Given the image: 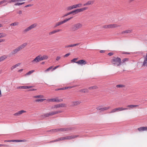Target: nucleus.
Returning a JSON list of instances; mask_svg holds the SVG:
<instances>
[{"mask_svg": "<svg viewBox=\"0 0 147 147\" xmlns=\"http://www.w3.org/2000/svg\"><path fill=\"white\" fill-rule=\"evenodd\" d=\"M21 51L18 47L15 49L13 50V51L11 53V54L12 55H15L17 53L20 51Z\"/></svg>", "mask_w": 147, "mask_h": 147, "instance_id": "obj_13", "label": "nucleus"}, {"mask_svg": "<svg viewBox=\"0 0 147 147\" xmlns=\"http://www.w3.org/2000/svg\"><path fill=\"white\" fill-rule=\"evenodd\" d=\"M27 45V43L25 42L18 46V47L21 50L22 49H24Z\"/></svg>", "mask_w": 147, "mask_h": 147, "instance_id": "obj_18", "label": "nucleus"}, {"mask_svg": "<svg viewBox=\"0 0 147 147\" xmlns=\"http://www.w3.org/2000/svg\"><path fill=\"white\" fill-rule=\"evenodd\" d=\"M52 68V66H51V67H50L49 68H48L47 69L45 70V72H46L47 71H49L50 69H51Z\"/></svg>", "mask_w": 147, "mask_h": 147, "instance_id": "obj_45", "label": "nucleus"}, {"mask_svg": "<svg viewBox=\"0 0 147 147\" xmlns=\"http://www.w3.org/2000/svg\"><path fill=\"white\" fill-rule=\"evenodd\" d=\"M112 62L115 66H119L121 65V60L119 58L114 57L112 59Z\"/></svg>", "mask_w": 147, "mask_h": 147, "instance_id": "obj_2", "label": "nucleus"}, {"mask_svg": "<svg viewBox=\"0 0 147 147\" xmlns=\"http://www.w3.org/2000/svg\"><path fill=\"white\" fill-rule=\"evenodd\" d=\"M55 33V30H54L51 32H49V35H51L53 34H54Z\"/></svg>", "mask_w": 147, "mask_h": 147, "instance_id": "obj_46", "label": "nucleus"}, {"mask_svg": "<svg viewBox=\"0 0 147 147\" xmlns=\"http://www.w3.org/2000/svg\"><path fill=\"white\" fill-rule=\"evenodd\" d=\"M19 2H20V0H10L9 2V3H16Z\"/></svg>", "mask_w": 147, "mask_h": 147, "instance_id": "obj_35", "label": "nucleus"}, {"mask_svg": "<svg viewBox=\"0 0 147 147\" xmlns=\"http://www.w3.org/2000/svg\"><path fill=\"white\" fill-rule=\"evenodd\" d=\"M43 97L44 96L42 95H37L34 96L33 98H43Z\"/></svg>", "mask_w": 147, "mask_h": 147, "instance_id": "obj_39", "label": "nucleus"}, {"mask_svg": "<svg viewBox=\"0 0 147 147\" xmlns=\"http://www.w3.org/2000/svg\"><path fill=\"white\" fill-rule=\"evenodd\" d=\"M110 107L109 106L103 107L102 106H100L97 107L96 109L98 110H100L101 111L107 110L110 109Z\"/></svg>", "mask_w": 147, "mask_h": 147, "instance_id": "obj_5", "label": "nucleus"}, {"mask_svg": "<svg viewBox=\"0 0 147 147\" xmlns=\"http://www.w3.org/2000/svg\"><path fill=\"white\" fill-rule=\"evenodd\" d=\"M26 112V111L24 110H21L19 111L18 112L15 113L14 115L15 116H18L22 114V113Z\"/></svg>", "mask_w": 147, "mask_h": 147, "instance_id": "obj_16", "label": "nucleus"}, {"mask_svg": "<svg viewBox=\"0 0 147 147\" xmlns=\"http://www.w3.org/2000/svg\"><path fill=\"white\" fill-rule=\"evenodd\" d=\"M138 106V105H128L127 106V107H129L131 108H132L134 107H137Z\"/></svg>", "mask_w": 147, "mask_h": 147, "instance_id": "obj_33", "label": "nucleus"}, {"mask_svg": "<svg viewBox=\"0 0 147 147\" xmlns=\"http://www.w3.org/2000/svg\"><path fill=\"white\" fill-rule=\"evenodd\" d=\"M20 64H21L20 63H18L14 65H13L11 67V70H13L15 68H16L18 66H19Z\"/></svg>", "mask_w": 147, "mask_h": 147, "instance_id": "obj_22", "label": "nucleus"}, {"mask_svg": "<svg viewBox=\"0 0 147 147\" xmlns=\"http://www.w3.org/2000/svg\"><path fill=\"white\" fill-rule=\"evenodd\" d=\"M88 9V7H82L81 8L79 9V11L80 12H81L84 11Z\"/></svg>", "mask_w": 147, "mask_h": 147, "instance_id": "obj_29", "label": "nucleus"}, {"mask_svg": "<svg viewBox=\"0 0 147 147\" xmlns=\"http://www.w3.org/2000/svg\"><path fill=\"white\" fill-rule=\"evenodd\" d=\"M76 63L82 66L83 65H85L87 63L86 61L84 60H79L76 62Z\"/></svg>", "mask_w": 147, "mask_h": 147, "instance_id": "obj_10", "label": "nucleus"}, {"mask_svg": "<svg viewBox=\"0 0 147 147\" xmlns=\"http://www.w3.org/2000/svg\"><path fill=\"white\" fill-rule=\"evenodd\" d=\"M73 18V17H71L69 18L65 19L63 20V21H61L62 24L66 22L67 21H68L69 20L72 19Z\"/></svg>", "mask_w": 147, "mask_h": 147, "instance_id": "obj_25", "label": "nucleus"}, {"mask_svg": "<svg viewBox=\"0 0 147 147\" xmlns=\"http://www.w3.org/2000/svg\"><path fill=\"white\" fill-rule=\"evenodd\" d=\"M36 90V89H30L29 90V91H35Z\"/></svg>", "mask_w": 147, "mask_h": 147, "instance_id": "obj_61", "label": "nucleus"}, {"mask_svg": "<svg viewBox=\"0 0 147 147\" xmlns=\"http://www.w3.org/2000/svg\"><path fill=\"white\" fill-rule=\"evenodd\" d=\"M34 70H32L30 71H29L25 74V75L27 76L30 75L31 74L34 72Z\"/></svg>", "mask_w": 147, "mask_h": 147, "instance_id": "obj_34", "label": "nucleus"}, {"mask_svg": "<svg viewBox=\"0 0 147 147\" xmlns=\"http://www.w3.org/2000/svg\"><path fill=\"white\" fill-rule=\"evenodd\" d=\"M124 86L122 84L117 85H116V87L118 88H123Z\"/></svg>", "mask_w": 147, "mask_h": 147, "instance_id": "obj_44", "label": "nucleus"}, {"mask_svg": "<svg viewBox=\"0 0 147 147\" xmlns=\"http://www.w3.org/2000/svg\"><path fill=\"white\" fill-rule=\"evenodd\" d=\"M41 61L40 59V55L36 57L34 60L32 61L31 63L34 64Z\"/></svg>", "mask_w": 147, "mask_h": 147, "instance_id": "obj_8", "label": "nucleus"}, {"mask_svg": "<svg viewBox=\"0 0 147 147\" xmlns=\"http://www.w3.org/2000/svg\"><path fill=\"white\" fill-rule=\"evenodd\" d=\"M77 8H80L82 7L83 4L82 3H80L76 4Z\"/></svg>", "mask_w": 147, "mask_h": 147, "instance_id": "obj_37", "label": "nucleus"}, {"mask_svg": "<svg viewBox=\"0 0 147 147\" xmlns=\"http://www.w3.org/2000/svg\"><path fill=\"white\" fill-rule=\"evenodd\" d=\"M48 58V57L46 55H43L41 56L40 55V59L41 61H42L44 59H47Z\"/></svg>", "mask_w": 147, "mask_h": 147, "instance_id": "obj_27", "label": "nucleus"}, {"mask_svg": "<svg viewBox=\"0 0 147 147\" xmlns=\"http://www.w3.org/2000/svg\"><path fill=\"white\" fill-rule=\"evenodd\" d=\"M68 130V128H61L52 129L51 130V131L54 132H57L58 131H67Z\"/></svg>", "mask_w": 147, "mask_h": 147, "instance_id": "obj_7", "label": "nucleus"}, {"mask_svg": "<svg viewBox=\"0 0 147 147\" xmlns=\"http://www.w3.org/2000/svg\"><path fill=\"white\" fill-rule=\"evenodd\" d=\"M6 36L7 34L3 32L0 33V38L4 37Z\"/></svg>", "mask_w": 147, "mask_h": 147, "instance_id": "obj_30", "label": "nucleus"}, {"mask_svg": "<svg viewBox=\"0 0 147 147\" xmlns=\"http://www.w3.org/2000/svg\"><path fill=\"white\" fill-rule=\"evenodd\" d=\"M103 28H109V25H104L103 26Z\"/></svg>", "mask_w": 147, "mask_h": 147, "instance_id": "obj_50", "label": "nucleus"}, {"mask_svg": "<svg viewBox=\"0 0 147 147\" xmlns=\"http://www.w3.org/2000/svg\"><path fill=\"white\" fill-rule=\"evenodd\" d=\"M59 65H58V66H57L56 67H54L53 69V70H55V69H56L57 68H58V67H59Z\"/></svg>", "mask_w": 147, "mask_h": 147, "instance_id": "obj_59", "label": "nucleus"}, {"mask_svg": "<svg viewBox=\"0 0 147 147\" xmlns=\"http://www.w3.org/2000/svg\"><path fill=\"white\" fill-rule=\"evenodd\" d=\"M25 3V2H22L20 3H16L14 5L15 6H19L22 5Z\"/></svg>", "mask_w": 147, "mask_h": 147, "instance_id": "obj_42", "label": "nucleus"}, {"mask_svg": "<svg viewBox=\"0 0 147 147\" xmlns=\"http://www.w3.org/2000/svg\"><path fill=\"white\" fill-rule=\"evenodd\" d=\"M12 142H24L26 141L25 140H12Z\"/></svg>", "mask_w": 147, "mask_h": 147, "instance_id": "obj_32", "label": "nucleus"}, {"mask_svg": "<svg viewBox=\"0 0 147 147\" xmlns=\"http://www.w3.org/2000/svg\"><path fill=\"white\" fill-rule=\"evenodd\" d=\"M45 100V99H38L36 100L35 101L36 102H42Z\"/></svg>", "mask_w": 147, "mask_h": 147, "instance_id": "obj_38", "label": "nucleus"}, {"mask_svg": "<svg viewBox=\"0 0 147 147\" xmlns=\"http://www.w3.org/2000/svg\"><path fill=\"white\" fill-rule=\"evenodd\" d=\"M61 30L60 29H58L57 30H55V33L60 31Z\"/></svg>", "mask_w": 147, "mask_h": 147, "instance_id": "obj_64", "label": "nucleus"}, {"mask_svg": "<svg viewBox=\"0 0 147 147\" xmlns=\"http://www.w3.org/2000/svg\"><path fill=\"white\" fill-rule=\"evenodd\" d=\"M55 112L56 113V114H57L58 113H61L62 112L61 111H55Z\"/></svg>", "mask_w": 147, "mask_h": 147, "instance_id": "obj_60", "label": "nucleus"}, {"mask_svg": "<svg viewBox=\"0 0 147 147\" xmlns=\"http://www.w3.org/2000/svg\"><path fill=\"white\" fill-rule=\"evenodd\" d=\"M17 13L19 15H21L22 13V11L21 10H19L17 12Z\"/></svg>", "mask_w": 147, "mask_h": 147, "instance_id": "obj_51", "label": "nucleus"}, {"mask_svg": "<svg viewBox=\"0 0 147 147\" xmlns=\"http://www.w3.org/2000/svg\"><path fill=\"white\" fill-rule=\"evenodd\" d=\"M128 109L127 108H123V107H118L113 109L112 111L110 112V113H114L116 112L117 111H120L123 110H127Z\"/></svg>", "mask_w": 147, "mask_h": 147, "instance_id": "obj_4", "label": "nucleus"}, {"mask_svg": "<svg viewBox=\"0 0 147 147\" xmlns=\"http://www.w3.org/2000/svg\"><path fill=\"white\" fill-rule=\"evenodd\" d=\"M66 106V104L64 103H61L59 104L55 105L54 106V107L53 108H59L60 107H65Z\"/></svg>", "mask_w": 147, "mask_h": 147, "instance_id": "obj_11", "label": "nucleus"}, {"mask_svg": "<svg viewBox=\"0 0 147 147\" xmlns=\"http://www.w3.org/2000/svg\"><path fill=\"white\" fill-rule=\"evenodd\" d=\"M37 26V24H34L29 26V27L24 29L23 31V32L24 33L26 32H27L31 30V29L35 28Z\"/></svg>", "mask_w": 147, "mask_h": 147, "instance_id": "obj_3", "label": "nucleus"}, {"mask_svg": "<svg viewBox=\"0 0 147 147\" xmlns=\"http://www.w3.org/2000/svg\"><path fill=\"white\" fill-rule=\"evenodd\" d=\"M70 53H68L66 54H65L64 56V57H67L68 56H69L70 55Z\"/></svg>", "mask_w": 147, "mask_h": 147, "instance_id": "obj_58", "label": "nucleus"}, {"mask_svg": "<svg viewBox=\"0 0 147 147\" xmlns=\"http://www.w3.org/2000/svg\"><path fill=\"white\" fill-rule=\"evenodd\" d=\"M19 23L18 22H15L13 23H12L10 24V26H18Z\"/></svg>", "mask_w": 147, "mask_h": 147, "instance_id": "obj_36", "label": "nucleus"}, {"mask_svg": "<svg viewBox=\"0 0 147 147\" xmlns=\"http://www.w3.org/2000/svg\"><path fill=\"white\" fill-rule=\"evenodd\" d=\"M94 1H89L86 3L83 4L84 6H86L92 4L94 3Z\"/></svg>", "mask_w": 147, "mask_h": 147, "instance_id": "obj_19", "label": "nucleus"}, {"mask_svg": "<svg viewBox=\"0 0 147 147\" xmlns=\"http://www.w3.org/2000/svg\"><path fill=\"white\" fill-rule=\"evenodd\" d=\"M61 57H60V56H57V58H56V60L57 61H58L61 58Z\"/></svg>", "mask_w": 147, "mask_h": 147, "instance_id": "obj_57", "label": "nucleus"}, {"mask_svg": "<svg viewBox=\"0 0 147 147\" xmlns=\"http://www.w3.org/2000/svg\"><path fill=\"white\" fill-rule=\"evenodd\" d=\"M79 92H83V93L88 92V90L87 89H84L80 90L79 91Z\"/></svg>", "mask_w": 147, "mask_h": 147, "instance_id": "obj_26", "label": "nucleus"}, {"mask_svg": "<svg viewBox=\"0 0 147 147\" xmlns=\"http://www.w3.org/2000/svg\"><path fill=\"white\" fill-rule=\"evenodd\" d=\"M55 114H56L55 111H52L48 113L44 114L42 116H43L44 117H48L49 116L53 115Z\"/></svg>", "mask_w": 147, "mask_h": 147, "instance_id": "obj_9", "label": "nucleus"}, {"mask_svg": "<svg viewBox=\"0 0 147 147\" xmlns=\"http://www.w3.org/2000/svg\"><path fill=\"white\" fill-rule=\"evenodd\" d=\"M72 6L73 9L77 8V7L76 4L73 5Z\"/></svg>", "mask_w": 147, "mask_h": 147, "instance_id": "obj_55", "label": "nucleus"}, {"mask_svg": "<svg viewBox=\"0 0 147 147\" xmlns=\"http://www.w3.org/2000/svg\"><path fill=\"white\" fill-rule=\"evenodd\" d=\"M138 130L140 131H147V127H142L138 128Z\"/></svg>", "mask_w": 147, "mask_h": 147, "instance_id": "obj_17", "label": "nucleus"}, {"mask_svg": "<svg viewBox=\"0 0 147 147\" xmlns=\"http://www.w3.org/2000/svg\"><path fill=\"white\" fill-rule=\"evenodd\" d=\"M82 24L80 23H78L72 25L71 27V29L73 31H75L81 28L82 27Z\"/></svg>", "mask_w": 147, "mask_h": 147, "instance_id": "obj_1", "label": "nucleus"}, {"mask_svg": "<svg viewBox=\"0 0 147 147\" xmlns=\"http://www.w3.org/2000/svg\"><path fill=\"white\" fill-rule=\"evenodd\" d=\"M120 26L119 25H117V24H109V28H115L118 27Z\"/></svg>", "mask_w": 147, "mask_h": 147, "instance_id": "obj_21", "label": "nucleus"}, {"mask_svg": "<svg viewBox=\"0 0 147 147\" xmlns=\"http://www.w3.org/2000/svg\"><path fill=\"white\" fill-rule=\"evenodd\" d=\"M78 59V58H75L73 59L71 61V62L76 63V61H75L77 60Z\"/></svg>", "mask_w": 147, "mask_h": 147, "instance_id": "obj_49", "label": "nucleus"}, {"mask_svg": "<svg viewBox=\"0 0 147 147\" xmlns=\"http://www.w3.org/2000/svg\"><path fill=\"white\" fill-rule=\"evenodd\" d=\"M62 23L61 22H57L55 24V27H56L58 26H59L61 24H62Z\"/></svg>", "mask_w": 147, "mask_h": 147, "instance_id": "obj_43", "label": "nucleus"}, {"mask_svg": "<svg viewBox=\"0 0 147 147\" xmlns=\"http://www.w3.org/2000/svg\"><path fill=\"white\" fill-rule=\"evenodd\" d=\"M32 87V86H18L17 87V89H28Z\"/></svg>", "mask_w": 147, "mask_h": 147, "instance_id": "obj_15", "label": "nucleus"}, {"mask_svg": "<svg viewBox=\"0 0 147 147\" xmlns=\"http://www.w3.org/2000/svg\"><path fill=\"white\" fill-rule=\"evenodd\" d=\"M65 140V139H64V137H63L59 138L58 139H56L55 140L51 141H50V142L51 143L54 142H55L58 141H61V140Z\"/></svg>", "mask_w": 147, "mask_h": 147, "instance_id": "obj_20", "label": "nucleus"}, {"mask_svg": "<svg viewBox=\"0 0 147 147\" xmlns=\"http://www.w3.org/2000/svg\"><path fill=\"white\" fill-rule=\"evenodd\" d=\"M47 101L49 102H61L63 101V99H59L57 97L56 98L49 99L47 100Z\"/></svg>", "mask_w": 147, "mask_h": 147, "instance_id": "obj_6", "label": "nucleus"}, {"mask_svg": "<svg viewBox=\"0 0 147 147\" xmlns=\"http://www.w3.org/2000/svg\"><path fill=\"white\" fill-rule=\"evenodd\" d=\"M79 136L78 135H72L69 136L64 137L65 140H69L71 139L74 138H76Z\"/></svg>", "mask_w": 147, "mask_h": 147, "instance_id": "obj_12", "label": "nucleus"}, {"mask_svg": "<svg viewBox=\"0 0 147 147\" xmlns=\"http://www.w3.org/2000/svg\"><path fill=\"white\" fill-rule=\"evenodd\" d=\"M7 58V57L5 55H4L0 57V62L4 61L5 59H6Z\"/></svg>", "mask_w": 147, "mask_h": 147, "instance_id": "obj_23", "label": "nucleus"}, {"mask_svg": "<svg viewBox=\"0 0 147 147\" xmlns=\"http://www.w3.org/2000/svg\"><path fill=\"white\" fill-rule=\"evenodd\" d=\"M72 14V13L71 12V11L70 12H69L66 14H65L64 16H63L64 17H65V16H68V15H69L71 14Z\"/></svg>", "mask_w": 147, "mask_h": 147, "instance_id": "obj_48", "label": "nucleus"}, {"mask_svg": "<svg viewBox=\"0 0 147 147\" xmlns=\"http://www.w3.org/2000/svg\"><path fill=\"white\" fill-rule=\"evenodd\" d=\"M71 12L72 13V14L73 13H75V14H76L80 12L79 11V9H78L72 11H71Z\"/></svg>", "mask_w": 147, "mask_h": 147, "instance_id": "obj_28", "label": "nucleus"}, {"mask_svg": "<svg viewBox=\"0 0 147 147\" xmlns=\"http://www.w3.org/2000/svg\"><path fill=\"white\" fill-rule=\"evenodd\" d=\"M69 86L62 88H60L56 89H55V90L57 91V90H65V89H67L68 88H69Z\"/></svg>", "mask_w": 147, "mask_h": 147, "instance_id": "obj_31", "label": "nucleus"}, {"mask_svg": "<svg viewBox=\"0 0 147 147\" xmlns=\"http://www.w3.org/2000/svg\"><path fill=\"white\" fill-rule=\"evenodd\" d=\"M7 1L6 0H4L3 1H1L0 2V5H1V4L6 2Z\"/></svg>", "mask_w": 147, "mask_h": 147, "instance_id": "obj_53", "label": "nucleus"}, {"mask_svg": "<svg viewBox=\"0 0 147 147\" xmlns=\"http://www.w3.org/2000/svg\"><path fill=\"white\" fill-rule=\"evenodd\" d=\"M67 10V11H70L73 9L72 6L68 7L66 8Z\"/></svg>", "mask_w": 147, "mask_h": 147, "instance_id": "obj_41", "label": "nucleus"}, {"mask_svg": "<svg viewBox=\"0 0 147 147\" xmlns=\"http://www.w3.org/2000/svg\"><path fill=\"white\" fill-rule=\"evenodd\" d=\"M79 44V43H76L75 44L70 45V46H71L70 47L76 46L78 45Z\"/></svg>", "mask_w": 147, "mask_h": 147, "instance_id": "obj_47", "label": "nucleus"}, {"mask_svg": "<svg viewBox=\"0 0 147 147\" xmlns=\"http://www.w3.org/2000/svg\"><path fill=\"white\" fill-rule=\"evenodd\" d=\"M132 31V30H128L125 31H124L122 32V34L124 33H131Z\"/></svg>", "mask_w": 147, "mask_h": 147, "instance_id": "obj_24", "label": "nucleus"}, {"mask_svg": "<svg viewBox=\"0 0 147 147\" xmlns=\"http://www.w3.org/2000/svg\"><path fill=\"white\" fill-rule=\"evenodd\" d=\"M97 88V87L96 86H91L89 88V89L90 90L92 89H96Z\"/></svg>", "mask_w": 147, "mask_h": 147, "instance_id": "obj_40", "label": "nucleus"}, {"mask_svg": "<svg viewBox=\"0 0 147 147\" xmlns=\"http://www.w3.org/2000/svg\"><path fill=\"white\" fill-rule=\"evenodd\" d=\"M81 103L80 101H75L72 102V104L70 106H74L78 105Z\"/></svg>", "mask_w": 147, "mask_h": 147, "instance_id": "obj_14", "label": "nucleus"}, {"mask_svg": "<svg viewBox=\"0 0 147 147\" xmlns=\"http://www.w3.org/2000/svg\"><path fill=\"white\" fill-rule=\"evenodd\" d=\"M0 146H8L7 145H5V144H0Z\"/></svg>", "mask_w": 147, "mask_h": 147, "instance_id": "obj_62", "label": "nucleus"}, {"mask_svg": "<svg viewBox=\"0 0 147 147\" xmlns=\"http://www.w3.org/2000/svg\"><path fill=\"white\" fill-rule=\"evenodd\" d=\"M128 59L127 58H125L122 61L123 62H124L125 61H128Z\"/></svg>", "mask_w": 147, "mask_h": 147, "instance_id": "obj_54", "label": "nucleus"}, {"mask_svg": "<svg viewBox=\"0 0 147 147\" xmlns=\"http://www.w3.org/2000/svg\"><path fill=\"white\" fill-rule=\"evenodd\" d=\"M33 5L32 4H28V5H26L24 7H31V6H32Z\"/></svg>", "mask_w": 147, "mask_h": 147, "instance_id": "obj_52", "label": "nucleus"}, {"mask_svg": "<svg viewBox=\"0 0 147 147\" xmlns=\"http://www.w3.org/2000/svg\"><path fill=\"white\" fill-rule=\"evenodd\" d=\"M78 86H79V85H74L72 86H69V88H71Z\"/></svg>", "mask_w": 147, "mask_h": 147, "instance_id": "obj_56", "label": "nucleus"}, {"mask_svg": "<svg viewBox=\"0 0 147 147\" xmlns=\"http://www.w3.org/2000/svg\"><path fill=\"white\" fill-rule=\"evenodd\" d=\"M113 55V53H109L108 54V55L109 56H111Z\"/></svg>", "mask_w": 147, "mask_h": 147, "instance_id": "obj_63", "label": "nucleus"}]
</instances>
